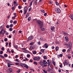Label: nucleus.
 <instances>
[{"instance_id":"nucleus-1","label":"nucleus","mask_w":73,"mask_h":73,"mask_svg":"<svg viewBox=\"0 0 73 73\" xmlns=\"http://www.w3.org/2000/svg\"><path fill=\"white\" fill-rule=\"evenodd\" d=\"M37 23L38 24L40 28H42V27H43V26H44V22L43 21L39 20L37 21Z\"/></svg>"},{"instance_id":"nucleus-2","label":"nucleus","mask_w":73,"mask_h":73,"mask_svg":"<svg viewBox=\"0 0 73 73\" xmlns=\"http://www.w3.org/2000/svg\"><path fill=\"white\" fill-rule=\"evenodd\" d=\"M55 10V12L58 13H61V10L58 8H56Z\"/></svg>"},{"instance_id":"nucleus-3","label":"nucleus","mask_w":73,"mask_h":73,"mask_svg":"<svg viewBox=\"0 0 73 73\" xmlns=\"http://www.w3.org/2000/svg\"><path fill=\"white\" fill-rule=\"evenodd\" d=\"M32 38H33V36H29L27 40V42H28L29 40H32Z\"/></svg>"},{"instance_id":"nucleus-4","label":"nucleus","mask_w":73,"mask_h":73,"mask_svg":"<svg viewBox=\"0 0 73 73\" xmlns=\"http://www.w3.org/2000/svg\"><path fill=\"white\" fill-rule=\"evenodd\" d=\"M68 47L69 48H72V42H69L68 43Z\"/></svg>"},{"instance_id":"nucleus-5","label":"nucleus","mask_w":73,"mask_h":73,"mask_svg":"<svg viewBox=\"0 0 73 73\" xmlns=\"http://www.w3.org/2000/svg\"><path fill=\"white\" fill-rule=\"evenodd\" d=\"M69 17H70L71 19L73 20V14H71L70 15H69Z\"/></svg>"},{"instance_id":"nucleus-6","label":"nucleus","mask_w":73,"mask_h":73,"mask_svg":"<svg viewBox=\"0 0 73 73\" xmlns=\"http://www.w3.org/2000/svg\"><path fill=\"white\" fill-rule=\"evenodd\" d=\"M35 48V46H31L30 47V49L31 50H32L33 49H34Z\"/></svg>"},{"instance_id":"nucleus-7","label":"nucleus","mask_w":73,"mask_h":73,"mask_svg":"<svg viewBox=\"0 0 73 73\" xmlns=\"http://www.w3.org/2000/svg\"><path fill=\"white\" fill-rule=\"evenodd\" d=\"M54 29H55V27H54V26L52 27H51L50 28L51 30L52 31H53V30H54Z\"/></svg>"},{"instance_id":"nucleus-8","label":"nucleus","mask_w":73,"mask_h":73,"mask_svg":"<svg viewBox=\"0 0 73 73\" xmlns=\"http://www.w3.org/2000/svg\"><path fill=\"white\" fill-rule=\"evenodd\" d=\"M65 38L66 41H69V39L66 36L65 37Z\"/></svg>"},{"instance_id":"nucleus-9","label":"nucleus","mask_w":73,"mask_h":73,"mask_svg":"<svg viewBox=\"0 0 73 73\" xmlns=\"http://www.w3.org/2000/svg\"><path fill=\"white\" fill-rule=\"evenodd\" d=\"M34 60L35 61H38V59H37V57L34 58H33Z\"/></svg>"},{"instance_id":"nucleus-10","label":"nucleus","mask_w":73,"mask_h":73,"mask_svg":"<svg viewBox=\"0 0 73 73\" xmlns=\"http://www.w3.org/2000/svg\"><path fill=\"white\" fill-rule=\"evenodd\" d=\"M26 65L24 66V67L26 68V69H28V68H29V67H28V65H27V64Z\"/></svg>"},{"instance_id":"nucleus-11","label":"nucleus","mask_w":73,"mask_h":73,"mask_svg":"<svg viewBox=\"0 0 73 73\" xmlns=\"http://www.w3.org/2000/svg\"><path fill=\"white\" fill-rule=\"evenodd\" d=\"M41 65V66H42L43 65H44V64H43L42 62V61H40L39 63Z\"/></svg>"},{"instance_id":"nucleus-12","label":"nucleus","mask_w":73,"mask_h":73,"mask_svg":"<svg viewBox=\"0 0 73 73\" xmlns=\"http://www.w3.org/2000/svg\"><path fill=\"white\" fill-rule=\"evenodd\" d=\"M27 7H25L24 8V11H27Z\"/></svg>"},{"instance_id":"nucleus-13","label":"nucleus","mask_w":73,"mask_h":73,"mask_svg":"<svg viewBox=\"0 0 73 73\" xmlns=\"http://www.w3.org/2000/svg\"><path fill=\"white\" fill-rule=\"evenodd\" d=\"M69 49L68 50L67 52H70V51L71 50V49H72L71 48L69 47Z\"/></svg>"},{"instance_id":"nucleus-14","label":"nucleus","mask_w":73,"mask_h":73,"mask_svg":"<svg viewBox=\"0 0 73 73\" xmlns=\"http://www.w3.org/2000/svg\"><path fill=\"white\" fill-rule=\"evenodd\" d=\"M58 49H59L58 47V46H56L55 48L56 51H57V50H58Z\"/></svg>"},{"instance_id":"nucleus-15","label":"nucleus","mask_w":73,"mask_h":73,"mask_svg":"<svg viewBox=\"0 0 73 73\" xmlns=\"http://www.w3.org/2000/svg\"><path fill=\"white\" fill-rule=\"evenodd\" d=\"M9 71L10 73H11V72H12V68H10L9 69Z\"/></svg>"},{"instance_id":"nucleus-16","label":"nucleus","mask_w":73,"mask_h":73,"mask_svg":"<svg viewBox=\"0 0 73 73\" xmlns=\"http://www.w3.org/2000/svg\"><path fill=\"white\" fill-rule=\"evenodd\" d=\"M21 64H21V65H19L20 66H22V67H23V66H24V65H26V64H23V63H21Z\"/></svg>"},{"instance_id":"nucleus-17","label":"nucleus","mask_w":73,"mask_h":73,"mask_svg":"<svg viewBox=\"0 0 73 73\" xmlns=\"http://www.w3.org/2000/svg\"><path fill=\"white\" fill-rule=\"evenodd\" d=\"M14 46L15 47V48H16V49H17L18 48V46H17V45L14 44Z\"/></svg>"},{"instance_id":"nucleus-18","label":"nucleus","mask_w":73,"mask_h":73,"mask_svg":"<svg viewBox=\"0 0 73 73\" xmlns=\"http://www.w3.org/2000/svg\"><path fill=\"white\" fill-rule=\"evenodd\" d=\"M55 3L56 5H60V4H59V3H58V2H57V1H56Z\"/></svg>"},{"instance_id":"nucleus-19","label":"nucleus","mask_w":73,"mask_h":73,"mask_svg":"<svg viewBox=\"0 0 73 73\" xmlns=\"http://www.w3.org/2000/svg\"><path fill=\"white\" fill-rule=\"evenodd\" d=\"M13 27V24H11L9 25V27L12 28V27Z\"/></svg>"},{"instance_id":"nucleus-20","label":"nucleus","mask_w":73,"mask_h":73,"mask_svg":"<svg viewBox=\"0 0 73 73\" xmlns=\"http://www.w3.org/2000/svg\"><path fill=\"white\" fill-rule=\"evenodd\" d=\"M4 56L5 57H8V55L6 54H4Z\"/></svg>"},{"instance_id":"nucleus-21","label":"nucleus","mask_w":73,"mask_h":73,"mask_svg":"<svg viewBox=\"0 0 73 73\" xmlns=\"http://www.w3.org/2000/svg\"><path fill=\"white\" fill-rule=\"evenodd\" d=\"M59 24H60V22H59V21H57L56 23V25H58Z\"/></svg>"},{"instance_id":"nucleus-22","label":"nucleus","mask_w":73,"mask_h":73,"mask_svg":"<svg viewBox=\"0 0 73 73\" xmlns=\"http://www.w3.org/2000/svg\"><path fill=\"white\" fill-rule=\"evenodd\" d=\"M31 19V17H29L28 19V21H30Z\"/></svg>"},{"instance_id":"nucleus-23","label":"nucleus","mask_w":73,"mask_h":73,"mask_svg":"<svg viewBox=\"0 0 73 73\" xmlns=\"http://www.w3.org/2000/svg\"><path fill=\"white\" fill-rule=\"evenodd\" d=\"M18 7V8H19V9H21V8H22V6H19Z\"/></svg>"},{"instance_id":"nucleus-24","label":"nucleus","mask_w":73,"mask_h":73,"mask_svg":"<svg viewBox=\"0 0 73 73\" xmlns=\"http://www.w3.org/2000/svg\"><path fill=\"white\" fill-rule=\"evenodd\" d=\"M40 50L42 52V53H44V49H41Z\"/></svg>"},{"instance_id":"nucleus-25","label":"nucleus","mask_w":73,"mask_h":73,"mask_svg":"<svg viewBox=\"0 0 73 73\" xmlns=\"http://www.w3.org/2000/svg\"><path fill=\"white\" fill-rule=\"evenodd\" d=\"M37 0H36L35 1V5H37Z\"/></svg>"},{"instance_id":"nucleus-26","label":"nucleus","mask_w":73,"mask_h":73,"mask_svg":"<svg viewBox=\"0 0 73 73\" xmlns=\"http://www.w3.org/2000/svg\"><path fill=\"white\" fill-rule=\"evenodd\" d=\"M52 63L54 65H56V63H55V62L53 61V60H52Z\"/></svg>"},{"instance_id":"nucleus-27","label":"nucleus","mask_w":73,"mask_h":73,"mask_svg":"<svg viewBox=\"0 0 73 73\" xmlns=\"http://www.w3.org/2000/svg\"><path fill=\"white\" fill-rule=\"evenodd\" d=\"M15 61H17V62H19V59H16L15 60Z\"/></svg>"},{"instance_id":"nucleus-28","label":"nucleus","mask_w":73,"mask_h":73,"mask_svg":"<svg viewBox=\"0 0 73 73\" xmlns=\"http://www.w3.org/2000/svg\"><path fill=\"white\" fill-rule=\"evenodd\" d=\"M36 53H37L35 51H34L33 52V54H36Z\"/></svg>"},{"instance_id":"nucleus-29","label":"nucleus","mask_w":73,"mask_h":73,"mask_svg":"<svg viewBox=\"0 0 73 73\" xmlns=\"http://www.w3.org/2000/svg\"><path fill=\"white\" fill-rule=\"evenodd\" d=\"M5 41H8V39H7V38H5L4 40Z\"/></svg>"},{"instance_id":"nucleus-30","label":"nucleus","mask_w":73,"mask_h":73,"mask_svg":"<svg viewBox=\"0 0 73 73\" xmlns=\"http://www.w3.org/2000/svg\"><path fill=\"white\" fill-rule=\"evenodd\" d=\"M43 58L45 60H46V59L47 58V57H46V56H44L43 57Z\"/></svg>"},{"instance_id":"nucleus-31","label":"nucleus","mask_w":73,"mask_h":73,"mask_svg":"<svg viewBox=\"0 0 73 73\" xmlns=\"http://www.w3.org/2000/svg\"><path fill=\"white\" fill-rule=\"evenodd\" d=\"M42 62L43 64H44V63H45V62H46V60H44Z\"/></svg>"},{"instance_id":"nucleus-32","label":"nucleus","mask_w":73,"mask_h":73,"mask_svg":"<svg viewBox=\"0 0 73 73\" xmlns=\"http://www.w3.org/2000/svg\"><path fill=\"white\" fill-rule=\"evenodd\" d=\"M27 57L28 58H29V57H30V54H27Z\"/></svg>"},{"instance_id":"nucleus-33","label":"nucleus","mask_w":73,"mask_h":73,"mask_svg":"<svg viewBox=\"0 0 73 73\" xmlns=\"http://www.w3.org/2000/svg\"><path fill=\"white\" fill-rule=\"evenodd\" d=\"M3 53V51H0V54H2Z\"/></svg>"},{"instance_id":"nucleus-34","label":"nucleus","mask_w":73,"mask_h":73,"mask_svg":"<svg viewBox=\"0 0 73 73\" xmlns=\"http://www.w3.org/2000/svg\"><path fill=\"white\" fill-rule=\"evenodd\" d=\"M62 52H66V49H64L62 50Z\"/></svg>"},{"instance_id":"nucleus-35","label":"nucleus","mask_w":73,"mask_h":73,"mask_svg":"<svg viewBox=\"0 0 73 73\" xmlns=\"http://www.w3.org/2000/svg\"><path fill=\"white\" fill-rule=\"evenodd\" d=\"M14 24H17V21H15L13 22Z\"/></svg>"},{"instance_id":"nucleus-36","label":"nucleus","mask_w":73,"mask_h":73,"mask_svg":"<svg viewBox=\"0 0 73 73\" xmlns=\"http://www.w3.org/2000/svg\"><path fill=\"white\" fill-rule=\"evenodd\" d=\"M64 35H69V34H68V33H67L65 32Z\"/></svg>"},{"instance_id":"nucleus-37","label":"nucleus","mask_w":73,"mask_h":73,"mask_svg":"<svg viewBox=\"0 0 73 73\" xmlns=\"http://www.w3.org/2000/svg\"><path fill=\"white\" fill-rule=\"evenodd\" d=\"M50 70H51V69L50 68H48L47 69V71L48 72H49Z\"/></svg>"},{"instance_id":"nucleus-38","label":"nucleus","mask_w":73,"mask_h":73,"mask_svg":"<svg viewBox=\"0 0 73 73\" xmlns=\"http://www.w3.org/2000/svg\"><path fill=\"white\" fill-rule=\"evenodd\" d=\"M40 58H41L40 57L38 56L37 58L38 61H39V60H40Z\"/></svg>"},{"instance_id":"nucleus-39","label":"nucleus","mask_w":73,"mask_h":73,"mask_svg":"<svg viewBox=\"0 0 73 73\" xmlns=\"http://www.w3.org/2000/svg\"><path fill=\"white\" fill-rule=\"evenodd\" d=\"M51 63V62H48V67L50 65V64Z\"/></svg>"},{"instance_id":"nucleus-40","label":"nucleus","mask_w":73,"mask_h":73,"mask_svg":"<svg viewBox=\"0 0 73 73\" xmlns=\"http://www.w3.org/2000/svg\"><path fill=\"white\" fill-rule=\"evenodd\" d=\"M0 57H1V58H4V56H3V55H0Z\"/></svg>"},{"instance_id":"nucleus-41","label":"nucleus","mask_w":73,"mask_h":73,"mask_svg":"<svg viewBox=\"0 0 73 73\" xmlns=\"http://www.w3.org/2000/svg\"><path fill=\"white\" fill-rule=\"evenodd\" d=\"M27 50L26 49H25V50L23 51V52L24 53H27Z\"/></svg>"},{"instance_id":"nucleus-42","label":"nucleus","mask_w":73,"mask_h":73,"mask_svg":"<svg viewBox=\"0 0 73 73\" xmlns=\"http://www.w3.org/2000/svg\"><path fill=\"white\" fill-rule=\"evenodd\" d=\"M47 66V65L44 64L42 66V68H44L45 66Z\"/></svg>"},{"instance_id":"nucleus-43","label":"nucleus","mask_w":73,"mask_h":73,"mask_svg":"<svg viewBox=\"0 0 73 73\" xmlns=\"http://www.w3.org/2000/svg\"><path fill=\"white\" fill-rule=\"evenodd\" d=\"M40 39L41 40H43V38L42 37H40Z\"/></svg>"},{"instance_id":"nucleus-44","label":"nucleus","mask_w":73,"mask_h":73,"mask_svg":"<svg viewBox=\"0 0 73 73\" xmlns=\"http://www.w3.org/2000/svg\"><path fill=\"white\" fill-rule=\"evenodd\" d=\"M9 31H12V28H10L9 29Z\"/></svg>"},{"instance_id":"nucleus-45","label":"nucleus","mask_w":73,"mask_h":73,"mask_svg":"<svg viewBox=\"0 0 73 73\" xmlns=\"http://www.w3.org/2000/svg\"><path fill=\"white\" fill-rule=\"evenodd\" d=\"M6 27L7 28H9V26L8 25H7L6 26Z\"/></svg>"},{"instance_id":"nucleus-46","label":"nucleus","mask_w":73,"mask_h":73,"mask_svg":"<svg viewBox=\"0 0 73 73\" xmlns=\"http://www.w3.org/2000/svg\"><path fill=\"white\" fill-rule=\"evenodd\" d=\"M43 71L44 72V73H47V71H45V70H43Z\"/></svg>"},{"instance_id":"nucleus-47","label":"nucleus","mask_w":73,"mask_h":73,"mask_svg":"<svg viewBox=\"0 0 73 73\" xmlns=\"http://www.w3.org/2000/svg\"><path fill=\"white\" fill-rule=\"evenodd\" d=\"M68 58L69 59H70L71 58V56H68Z\"/></svg>"},{"instance_id":"nucleus-48","label":"nucleus","mask_w":73,"mask_h":73,"mask_svg":"<svg viewBox=\"0 0 73 73\" xmlns=\"http://www.w3.org/2000/svg\"><path fill=\"white\" fill-rule=\"evenodd\" d=\"M59 56H60V57H62L63 55L62 54H60L59 55Z\"/></svg>"},{"instance_id":"nucleus-49","label":"nucleus","mask_w":73,"mask_h":73,"mask_svg":"<svg viewBox=\"0 0 73 73\" xmlns=\"http://www.w3.org/2000/svg\"><path fill=\"white\" fill-rule=\"evenodd\" d=\"M20 72H21V70H19L18 71H17V73H20Z\"/></svg>"},{"instance_id":"nucleus-50","label":"nucleus","mask_w":73,"mask_h":73,"mask_svg":"<svg viewBox=\"0 0 73 73\" xmlns=\"http://www.w3.org/2000/svg\"><path fill=\"white\" fill-rule=\"evenodd\" d=\"M34 64H36V65H37V63L36 62H34Z\"/></svg>"},{"instance_id":"nucleus-51","label":"nucleus","mask_w":73,"mask_h":73,"mask_svg":"<svg viewBox=\"0 0 73 73\" xmlns=\"http://www.w3.org/2000/svg\"><path fill=\"white\" fill-rule=\"evenodd\" d=\"M53 3L51 1H50L49 2V4H52Z\"/></svg>"},{"instance_id":"nucleus-52","label":"nucleus","mask_w":73,"mask_h":73,"mask_svg":"<svg viewBox=\"0 0 73 73\" xmlns=\"http://www.w3.org/2000/svg\"><path fill=\"white\" fill-rule=\"evenodd\" d=\"M41 12H42L43 13H45V11H44V10H41Z\"/></svg>"},{"instance_id":"nucleus-53","label":"nucleus","mask_w":73,"mask_h":73,"mask_svg":"<svg viewBox=\"0 0 73 73\" xmlns=\"http://www.w3.org/2000/svg\"><path fill=\"white\" fill-rule=\"evenodd\" d=\"M15 65H19V63H15Z\"/></svg>"},{"instance_id":"nucleus-54","label":"nucleus","mask_w":73,"mask_h":73,"mask_svg":"<svg viewBox=\"0 0 73 73\" xmlns=\"http://www.w3.org/2000/svg\"><path fill=\"white\" fill-rule=\"evenodd\" d=\"M19 13H23V11H22V10H21L20 11H19Z\"/></svg>"},{"instance_id":"nucleus-55","label":"nucleus","mask_w":73,"mask_h":73,"mask_svg":"<svg viewBox=\"0 0 73 73\" xmlns=\"http://www.w3.org/2000/svg\"><path fill=\"white\" fill-rule=\"evenodd\" d=\"M32 10V7L31 8H30L29 9V11H31Z\"/></svg>"},{"instance_id":"nucleus-56","label":"nucleus","mask_w":73,"mask_h":73,"mask_svg":"<svg viewBox=\"0 0 73 73\" xmlns=\"http://www.w3.org/2000/svg\"><path fill=\"white\" fill-rule=\"evenodd\" d=\"M4 47H3L2 48H1V50H4Z\"/></svg>"},{"instance_id":"nucleus-57","label":"nucleus","mask_w":73,"mask_h":73,"mask_svg":"<svg viewBox=\"0 0 73 73\" xmlns=\"http://www.w3.org/2000/svg\"><path fill=\"white\" fill-rule=\"evenodd\" d=\"M64 62L65 63V64H66V65H68V63H66V61H64Z\"/></svg>"},{"instance_id":"nucleus-58","label":"nucleus","mask_w":73,"mask_h":73,"mask_svg":"<svg viewBox=\"0 0 73 73\" xmlns=\"http://www.w3.org/2000/svg\"><path fill=\"white\" fill-rule=\"evenodd\" d=\"M9 64L8 63L7 64L8 65V67H11V66L10 65V64Z\"/></svg>"},{"instance_id":"nucleus-59","label":"nucleus","mask_w":73,"mask_h":73,"mask_svg":"<svg viewBox=\"0 0 73 73\" xmlns=\"http://www.w3.org/2000/svg\"><path fill=\"white\" fill-rule=\"evenodd\" d=\"M11 42H9V46H11Z\"/></svg>"},{"instance_id":"nucleus-60","label":"nucleus","mask_w":73,"mask_h":73,"mask_svg":"<svg viewBox=\"0 0 73 73\" xmlns=\"http://www.w3.org/2000/svg\"><path fill=\"white\" fill-rule=\"evenodd\" d=\"M15 58H18V55H16Z\"/></svg>"},{"instance_id":"nucleus-61","label":"nucleus","mask_w":73,"mask_h":73,"mask_svg":"<svg viewBox=\"0 0 73 73\" xmlns=\"http://www.w3.org/2000/svg\"><path fill=\"white\" fill-rule=\"evenodd\" d=\"M64 44H65V45H66V46H67L68 45L67 43H64Z\"/></svg>"},{"instance_id":"nucleus-62","label":"nucleus","mask_w":73,"mask_h":73,"mask_svg":"<svg viewBox=\"0 0 73 73\" xmlns=\"http://www.w3.org/2000/svg\"><path fill=\"white\" fill-rule=\"evenodd\" d=\"M10 23H13V21L12 20H11L10 21Z\"/></svg>"},{"instance_id":"nucleus-63","label":"nucleus","mask_w":73,"mask_h":73,"mask_svg":"<svg viewBox=\"0 0 73 73\" xmlns=\"http://www.w3.org/2000/svg\"><path fill=\"white\" fill-rule=\"evenodd\" d=\"M60 66V68H62V65L60 64L59 65Z\"/></svg>"},{"instance_id":"nucleus-64","label":"nucleus","mask_w":73,"mask_h":73,"mask_svg":"<svg viewBox=\"0 0 73 73\" xmlns=\"http://www.w3.org/2000/svg\"><path fill=\"white\" fill-rule=\"evenodd\" d=\"M42 31H45V29H44V28L42 29Z\"/></svg>"}]
</instances>
